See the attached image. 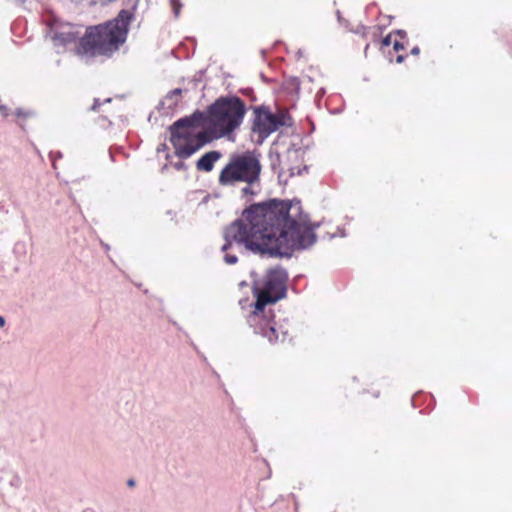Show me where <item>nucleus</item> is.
I'll return each mask as SVG.
<instances>
[{"label": "nucleus", "mask_w": 512, "mask_h": 512, "mask_svg": "<svg viewBox=\"0 0 512 512\" xmlns=\"http://www.w3.org/2000/svg\"><path fill=\"white\" fill-rule=\"evenodd\" d=\"M253 114L252 132L257 135L258 144H262L270 134L286 125V116L283 113L273 114L264 106L255 107Z\"/></svg>", "instance_id": "obj_6"}, {"label": "nucleus", "mask_w": 512, "mask_h": 512, "mask_svg": "<svg viewBox=\"0 0 512 512\" xmlns=\"http://www.w3.org/2000/svg\"><path fill=\"white\" fill-rule=\"evenodd\" d=\"M287 279L286 270L276 266L267 271L262 287L255 288L257 300L247 321L256 334L266 337L270 343L283 342L287 338V331L277 328L264 310L268 303H275L286 296Z\"/></svg>", "instance_id": "obj_3"}, {"label": "nucleus", "mask_w": 512, "mask_h": 512, "mask_svg": "<svg viewBox=\"0 0 512 512\" xmlns=\"http://www.w3.org/2000/svg\"><path fill=\"white\" fill-rule=\"evenodd\" d=\"M397 34L401 37H404L406 35V32L404 30H397Z\"/></svg>", "instance_id": "obj_21"}, {"label": "nucleus", "mask_w": 512, "mask_h": 512, "mask_svg": "<svg viewBox=\"0 0 512 512\" xmlns=\"http://www.w3.org/2000/svg\"><path fill=\"white\" fill-rule=\"evenodd\" d=\"M393 48H394L395 51H400V50H402L404 48V46L400 42L395 41L394 45H393Z\"/></svg>", "instance_id": "obj_15"}, {"label": "nucleus", "mask_w": 512, "mask_h": 512, "mask_svg": "<svg viewBox=\"0 0 512 512\" xmlns=\"http://www.w3.org/2000/svg\"><path fill=\"white\" fill-rule=\"evenodd\" d=\"M15 114L20 117V116H28V113H24L21 109H17Z\"/></svg>", "instance_id": "obj_17"}, {"label": "nucleus", "mask_w": 512, "mask_h": 512, "mask_svg": "<svg viewBox=\"0 0 512 512\" xmlns=\"http://www.w3.org/2000/svg\"><path fill=\"white\" fill-rule=\"evenodd\" d=\"M127 484L129 486H134L135 485V481L133 479H130V480H128Z\"/></svg>", "instance_id": "obj_22"}, {"label": "nucleus", "mask_w": 512, "mask_h": 512, "mask_svg": "<svg viewBox=\"0 0 512 512\" xmlns=\"http://www.w3.org/2000/svg\"><path fill=\"white\" fill-rule=\"evenodd\" d=\"M170 5L175 17L178 18L180 15V10L182 8L181 2L179 0H170Z\"/></svg>", "instance_id": "obj_10"}, {"label": "nucleus", "mask_w": 512, "mask_h": 512, "mask_svg": "<svg viewBox=\"0 0 512 512\" xmlns=\"http://www.w3.org/2000/svg\"><path fill=\"white\" fill-rule=\"evenodd\" d=\"M390 44H391V35L389 34V35H387L386 37H384V38L382 39V45H383V46H385V47H387V46H389Z\"/></svg>", "instance_id": "obj_12"}, {"label": "nucleus", "mask_w": 512, "mask_h": 512, "mask_svg": "<svg viewBox=\"0 0 512 512\" xmlns=\"http://www.w3.org/2000/svg\"><path fill=\"white\" fill-rule=\"evenodd\" d=\"M140 0H127V4L135 10Z\"/></svg>", "instance_id": "obj_13"}, {"label": "nucleus", "mask_w": 512, "mask_h": 512, "mask_svg": "<svg viewBox=\"0 0 512 512\" xmlns=\"http://www.w3.org/2000/svg\"><path fill=\"white\" fill-rule=\"evenodd\" d=\"M132 16L130 11L123 9L115 19L89 27L79 41L78 53L89 56L111 55L126 41Z\"/></svg>", "instance_id": "obj_4"}, {"label": "nucleus", "mask_w": 512, "mask_h": 512, "mask_svg": "<svg viewBox=\"0 0 512 512\" xmlns=\"http://www.w3.org/2000/svg\"><path fill=\"white\" fill-rule=\"evenodd\" d=\"M222 154L219 151H210L205 153L197 162L196 168L198 171L210 172L213 170L215 163L221 158Z\"/></svg>", "instance_id": "obj_8"}, {"label": "nucleus", "mask_w": 512, "mask_h": 512, "mask_svg": "<svg viewBox=\"0 0 512 512\" xmlns=\"http://www.w3.org/2000/svg\"><path fill=\"white\" fill-rule=\"evenodd\" d=\"M80 37V33L72 26L62 27L60 30L54 32L52 41L57 47H65L68 44L75 43Z\"/></svg>", "instance_id": "obj_7"}, {"label": "nucleus", "mask_w": 512, "mask_h": 512, "mask_svg": "<svg viewBox=\"0 0 512 512\" xmlns=\"http://www.w3.org/2000/svg\"><path fill=\"white\" fill-rule=\"evenodd\" d=\"M6 321L4 319V317L0 316V327H4Z\"/></svg>", "instance_id": "obj_20"}, {"label": "nucleus", "mask_w": 512, "mask_h": 512, "mask_svg": "<svg viewBox=\"0 0 512 512\" xmlns=\"http://www.w3.org/2000/svg\"><path fill=\"white\" fill-rule=\"evenodd\" d=\"M245 113V105L240 98L228 97L220 98L209 106L206 117L208 130H199L205 116L198 110L178 119L170 127V141L176 156L187 159L214 138L230 135L241 125Z\"/></svg>", "instance_id": "obj_2"}, {"label": "nucleus", "mask_w": 512, "mask_h": 512, "mask_svg": "<svg viewBox=\"0 0 512 512\" xmlns=\"http://www.w3.org/2000/svg\"><path fill=\"white\" fill-rule=\"evenodd\" d=\"M174 167H175L177 170H181V169H184V168H185V164H184V162L179 161V162H176V163L174 164Z\"/></svg>", "instance_id": "obj_16"}, {"label": "nucleus", "mask_w": 512, "mask_h": 512, "mask_svg": "<svg viewBox=\"0 0 512 512\" xmlns=\"http://www.w3.org/2000/svg\"><path fill=\"white\" fill-rule=\"evenodd\" d=\"M181 94L182 89L180 88H176L170 91L164 98L163 104L166 105L169 109L174 108L178 104Z\"/></svg>", "instance_id": "obj_9"}, {"label": "nucleus", "mask_w": 512, "mask_h": 512, "mask_svg": "<svg viewBox=\"0 0 512 512\" xmlns=\"http://www.w3.org/2000/svg\"><path fill=\"white\" fill-rule=\"evenodd\" d=\"M261 171L260 154L256 151L233 154L220 171L218 183L223 187H235L243 183L242 196H255L261 190Z\"/></svg>", "instance_id": "obj_5"}, {"label": "nucleus", "mask_w": 512, "mask_h": 512, "mask_svg": "<svg viewBox=\"0 0 512 512\" xmlns=\"http://www.w3.org/2000/svg\"><path fill=\"white\" fill-rule=\"evenodd\" d=\"M318 227L319 223L311 225L308 216L301 214L299 203L274 199L252 204L225 231L224 261L237 263V256L228 252L234 244L262 256L290 257L294 250L307 249L316 242Z\"/></svg>", "instance_id": "obj_1"}, {"label": "nucleus", "mask_w": 512, "mask_h": 512, "mask_svg": "<svg viewBox=\"0 0 512 512\" xmlns=\"http://www.w3.org/2000/svg\"><path fill=\"white\" fill-rule=\"evenodd\" d=\"M403 60H404V56H403V55H399V56H397V58H396V61H397L398 63L403 62Z\"/></svg>", "instance_id": "obj_19"}, {"label": "nucleus", "mask_w": 512, "mask_h": 512, "mask_svg": "<svg viewBox=\"0 0 512 512\" xmlns=\"http://www.w3.org/2000/svg\"><path fill=\"white\" fill-rule=\"evenodd\" d=\"M419 52H420V49L417 46L412 48V50H411V54H413V55H418Z\"/></svg>", "instance_id": "obj_18"}, {"label": "nucleus", "mask_w": 512, "mask_h": 512, "mask_svg": "<svg viewBox=\"0 0 512 512\" xmlns=\"http://www.w3.org/2000/svg\"><path fill=\"white\" fill-rule=\"evenodd\" d=\"M0 112L4 117L8 116V108L5 105L0 104Z\"/></svg>", "instance_id": "obj_14"}, {"label": "nucleus", "mask_w": 512, "mask_h": 512, "mask_svg": "<svg viewBox=\"0 0 512 512\" xmlns=\"http://www.w3.org/2000/svg\"><path fill=\"white\" fill-rule=\"evenodd\" d=\"M105 249L108 250L109 246L107 244L104 245Z\"/></svg>", "instance_id": "obj_23"}, {"label": "nucleus", "mask_w": 512, "mask_h": 512, "mask_svg": "<svg viewBox=\"0 0 512 512\" xmlns=\"http://www.w3.org/2000/svg\"><path fill=\"white\" fill-rule=\"evenodd\" d=\"M111 102V98H107L104 100V102H101L98 98L94 99V103L91 107V110L92 111H97L98 108L102 105V103H110Z\"/></svg>", "instance_id": "obj_11"}]
</instances>
